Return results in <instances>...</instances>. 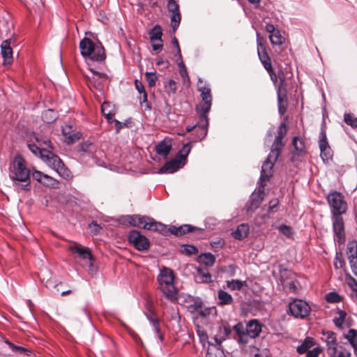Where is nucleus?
<instances>
[{
    "label": "nucleus",
    "mask_w": 357,
    "mask_h": 357,
    "mask_svg": "<svg viewBox=\"0 0 357 357\" xmlns=\"http://www.w3.org/2000/svg\"><path fill=\"white\" fill-rule=\"evenodd\" d=\"M319 146L320 149V155L323 161L328 162L332 159L333 151L328 144L326 132L321 130L319 134Z\"/></svg>",
    "instance_id": "f3484780"
},
{
    "label": "nucleus",
    "mask_w": 357,
    "mask_h": 357,
    "mask_svg": "<svg viewBox=\"0 0 357 357\" xmlns=\"http://www.w3.org/2000/svg\"><path fill=\"white\" fill-rule=\"evenodd\" d=\"M149 35L151 41L158 40L159 42L162 40V27L159 24H155L153 29H151Z\"/></svg>",
    "instance_id": "72a5a7b5"
},
{
    "label": "nucleus",
    "mask_w": 357,
    "mask_h": 357,
    "mask_svg": "<svg viewBox=\"0 0 357 357\" xmlns=\"http://www.w3.org/2000/svg\"><path fill=\"white\" fill-rule=\"evenodd\" d=\"M147 307H148V309L149 310V314H145L146 316V318L149 321V322L151 323V324L152 325L153 329H154V331L155 333L157 334L158 335V339L162 342L163 340H164V336L162 334L161 331H160V323H159V319H157V318H154L153 317V312L151 310V306L152 305V303L150 301H147Z\"/></svg>",
    "instance_id": "6ab92c4d"
},
{
    "label": "nucleus",
    "mask_w": 357,
    "mask_h": 357,
    "mask_svg": "<svg viewBox=\"0 0 357 357\" xmlns=\"http://www.w3.org/2000/svg\"><path fill=\"white\" fill-rule=\"evenodd\" d=\"M135 86L139 93L142 94L146 92L143 84L137 79L135 82Z\"/></svg>",
    "instance_id": "e2e57ef3"
},
{
    "label": "nucleus",
    "mask_w": 357,
    "mask_h": 357,
    "mask_svg": "<svg viewBox=\"0 0 357 357\" xmlns=\"http://www.w3.org/2000/svg\"><path fill=\"white\" fill-rule=\"evenodd\" d=\"M326 301L328 303H340L342 301V296L335 291L329 292L326 295Z\"/></svg>",
    "instance_id": "37998d69"
},
{
    "label": "nucleus",
    "mask_w": 357,
    "mask_h": 357,
    "mask_svg": "<svg viewBox=\"0 0 357 357\" xmlns=\"http://www.w3.org/2000/svg\"><path fill=\"white\" fill-rule=\"evenodd\" d=\"M328 357H351V349L347 343L337 342L336 333L332 331L323 332V337Z\"/></svg>",
    "instance_id": "39448f33"
},
{
    "label": "nucleus",
    "mask_w": 357,
    "mask_h": 357,
    "mask_svg": "<svg viewBox=\"0 0 357 357\" xmlns=\"http://www.w3.org/2000/svg\"><path fill=\"white\" fill-rule=\"evenodd\" d=\"M262 325L257 319L249 320L245 325L238 322L233 326L234 337L239 344L246 345L250 339L257 337L261 332Z\"/></svg>",
    "instance_id": "20e7f679"
},
{
    "label": "nucleus",
    "mask_w": 357,
    "mask_h": 357,
    "mask_svg": "<svg viewBox=\"0 0 357 357\" xmlns=\"http://www.w3.org/2000/svg\"><path fill=\"white\" fill-rule=\"evenodd\" d=\"M345 279L347 285L351 289V290L356 293L357 292V280L353 278L349 273L345 274Z\"/></svg>",
    "instance_id": "49530a36"
},
{
    "label": "nucleus",
    "mask_w": 357,
    "mask_h": 357,
    "mask_svg": "<svg viewBox=\"0 0 357 357\" xmlns=\"http://www.w3.org/2000/svg\"><path fill=\"white\" fill-rule=\"evenodd\" d=\"M266 40L265 39L259 35V33H257V52L266 50Z\"/></svg>",
    "instance_id": "603ef678"
},
{
    "label": "nucleus",
    "mask_w": 357,
    "mask_h": 357,
    "mask_svg": "<svg viewBox=\"0 0 357 357\" xmlns=\"http://www.w3.org/2000/svg\"><path fill=\"white\" fill-rule=\"evenodd\" d=\"M227 287L231 291H240L245 284V281L231 280L226 282Z\"/></svg>",
    "instance_id": "e433bc0d"
},
{
    "label": "nucleus",
    "mask_w": 357,
    "mask_h": 357,
    "mask_svg": "<svg viewBox=\"0 0 357 357\" xmlns=\"http://www.w3.org/2000/svg\"><path fill=\"white\" fill-rule=\"evenodd\" d=\"M1 54L3 59L4 64L10 65L13 62V50L10 47V43L8 40H5L1 45Z\"/></svg>",
    "instance_id": "412c9836"
},
{
    "label": "nucleus",
    "mask_w": 357,
    "mask_h": 357,
    "mask_svg": "<svg viewBox=\"0 0 357 357\" xmlns=\"http://www.w3.org/2000/svg\"><path fill=\"white\" fill-rule=\"evenodd\" d=\"M101 112L108 121L112 120L115 114L113 107L109 102L106 101L101 105Z\"/></svg>",
    "instance_id": "2f4dec72"
},
{
    "label": "nucleus",
    "mask_w": 357,
    "mask_h": 357,
    "mask_svg": "<svg viewBox=\"0 0 357 357\" xmlns=\"http://www.w3.org/2000/svg\"><path fill=\"white\" fill-rule=\"evenodd\" d=\"M167 10L171 13V26L173 32H175L179 26L181 16L179 10V6L176 0H167Z\"/></svg>",
    "instance_id": "dca6fc26"
},
{
    "label": "nucleus",
    "mask_w": 357,
    "mask_h": 357,
    "mask_svg": "<svg viewBox=\"0 0 357 357\" xmlns=\"http://www.w3.org/2000/svg\"><path fill=\"white\" fill-rule=\"evenodd\" d=\"M344 121L352 128H357V117L351 113H345L344 115Z\"/></svg>",
    "instance_id": "ea45409f"
},
{
    "label": "nucleus",
    "mask_w": 357,
    "mask_h": 357,
    "mask_svg": "<svg viewBox=\"0 0 357 357\" xmlns=\"http://www.w3.org/2000/svg\"><path fill=\"white\" fill-rule=\"evenodd\" d=\"M32 177L38 181V182L40 183H42L46 185H50L51 183H48V182H46V181H43V179H49L50 181H52V177L48 176L47 174H43V172H40V171H38V170H36L34 171L33 173H32Z\"/></svg>",
    "instance_id": "58836bf2"
},
{
    "label": "nucleus",
    "mask_w": 357,
    "mask_h": 357,
    "mask_svg": "<svg viewBox=\"0 0 357 357\" xmlns=\"http://www.w3.org/2000/svg\"><path fill=\"white\" fill-rule=\"evenodd\" d=\"M145 76L149 86L151 87L154 86L158 79V77L155 76V73L146 72Z\"/></svg>",
    "instance_id": "8fccbe9b"
},
{
    "label": "nucleus",
    "mask_w": 357,
    "mask_h": 357,
    "mask_svg": "<svg viewBox=\"0 0 357 357\" xmlns=\"http://www.w3.org/2000/svg\"><path fill=\"white\" fill-rule=\"evenodd\" d=\"M90 70L93 73L92 78L93 79H95V80L96 79H97V80H98V79H105L106 77H107V75L105 74H104V73H98V72H97V71H96V70H94L93 69H91Z\"/></svg>",
    "instance_id": "052dcab7"
},
{
    "label": "nucleus",
    "mask_w": 357,
    "mask_h": 357,
    "mask_svg": "<svg viewBox=\"0 0 357 357\" xmlns=\"http://www.w3.org/2000/svg\"><path fill=\"white\" fill-rule=\"evenodd\" d=\"M315 344V341L314 338L310 337H307L301 344L297 347L296 351L299 354H303L307 353L309 349L312 347Z\"/></svg>",
    "instance_id": "c756f323"
},
{
    "label": "nucleus",
    "mask_w": 357,
    "mask_h": 357,
    "mask_svg": "<svg viewBox=\"0 0 357 357\" xmlns=\"http://www.w3.org/2000/svg\"><path fill=\"white\" fill-rule=\"evenodd\" d=\"M165 87L168 92L174 93L176 91V83L174 80L170 79Z\"/></svg>",
    "instance_id": "6e6d98bb"
},
{
    "label": "nucleus",
    "mask_w": 357,
    "mask_h": 357,
    "mask_svg": "<svg viewBox=\"0 0 357 357\" xmlns=\"http://www.w3.org/2000/svg\"><path fill=\"white\" fill-rule=\"evenodd\" d=\"M142 98H140V104L142 106H144L145 109L150 110L151 107L148 102V96L146 92L142 93Z\"/></svg>",
    "instance_id": "4d7b16f0"
},
{
    "label": "nucleus",
    "mask_w": 357,
    "mask_h": 357,
    "mask_svg": "<svg viewBox=\"0 0 357 357\" xmlns=\"http://www.w3.org/2000/svg\"><path fill=\"white\" fill-rule=\"evenodd\" d=\"M323 349L320 347H317L306 353L305 357H319Z\"/></svg>",
    "instance_id": "864d4df0"
},
{
    "label": "nucleus",
    "mask_w": 357,
    "mask_h": 357,
    "mask_svg": "<svg viewBox=\"0 0 357 357\" xmlns=\"http://www.w3.org/2000/svg\"><path fill=\"white\" fill-rule=\"evenodd\" d=\"M278 111L280 114H284L286 112V101L283 99V98L278 94Z\"/></svg>",
    "instance_id": "3c124183"
},
{
    "label": "nucleus",
    "mask_w": 357,
    "mask_h": 357,
    "mask_svg": "<svg viewBox=\"0 0 357 357\" xmlns=\"http://www.w3.org/2000/svg\"><path fill=\"white\" fill-rule=\"evenodd\" d=\"M43 119L48 123H50L56 119V113L52 109H48L45 111L42 114Z\"/></svg>",
    "instance_id": "c03bdc74"
},
{
    "label": "nucleus",
    "mask_w": 357,
    "mask_h": 357,
    "mask_svg": "<svg viewBox=\"0 0 357 357\" xmlns=\"http://www.w3.org/2000/svg\"><path fill=\"white\" fill-rule=\"evenodd\" d=\"M174 275L172 269L164 267L158 276L159 289L163 295L172 301L178 299V291L174 284Z\"/></svg>",
    "instance_id": "0eeeda50"
},
{
    "label": "nucleus",
    "mask_w": 357,
    "mask_h": 357,
    "mask_svg": "<svg viewBox=\"0 0 357 357\" xmlns=\"http://www.w3.org/2000/svg\"><path fill=\"white\" fill-rule=\"evenodd\" d=\"M152 43V48L154 51H160L163 47V41L154 40L151 41Z\"/></svg>",
    "instance_id": "680f3d73"
},
{
    "label": "nucleus",
    "mask_w": 357,
    "mask_h": 357,
    "mask_svg": "<svg viewBox=\"0 0 357 357\" xmlns=\"http://www.w3.org/2000/svg\"><path fill=\"white\" fill-rule=\"evenodd\" d=\"M215 261V256L210 252L203 253L199 256V261L206 266H212Z\"/></svg>",
    "instance_id": "473e14b6"
},
{
    "label": "nucleus",
    "mask_w": 357,
    "mask_h": 357,
    "mask_svg": "<svg viewBox=\"0 0 357 357\" xmlns=\"http://www.w3.org/2000/svg\"><path fill=\"white\" fill-rule=\"evenodd\" d=\"M178 66L180 67V74H181V76L183 78H185V77H188V72H187V70H186V68L185 67L184 63L182 61V59L181 60V62L178 63Z\"/></svg>",
    "instance_id": "338daca9"
},
{
    "label": "nucleus",
    "mask_w": 357,
    "mask_h": 357,
    "mask_svg": "<svg viewBox=\"0 0 357 357\" xmlns=\"http://www.w3.org/2000/svg\"><path fill=\"white\" fill-rule=\"evenodd\" d=\"M289 310L294 317L303 319L310 314L311 307L305 301L294 299L289 303Z\"/></svg>",
    "instance_id": "9b49d317"
},
{
    "label": "nucleus",
    "mask_w": 357,
    "mask_h": 357,
    "mask_svg": "<svg viewBox=\"0 0 357 357\" xmlns=\"http://www.w3.org/2000/svg\"><path fill=\"white\" fill-rule=\"evenodd\" d=\"M332 222L335 243H337L340 246L344 245L345 242V230L342 217L333 216Z\"/></svg>",
    "instance_id": "f8f14e48"
},
{
    "label": "nucleus",
    "mask_w": 357,
    "mask_h": 357,
    "mask_svg": "<svg viewBox=\"0 0 357 357\" xmlns=\"http://www.w3.org/2000/svg\"><path fill=\"white\" fill-rule=\"evenodd\" d=\"M89 227L91 229V231L96 234L99 233L100 229H102L101 227L96 222L94 221L89 225Z\"/></svg>",
    "instance_id": "69168bd1"
},
{
    "label": "nucleus",
    "mask_w": 357,
    "mask_h": 357,
    "mask_svg": "<svg viewBox=\"0 0 357 357\" xmlns=\"http://www.w3.org/2000/svg\"><path fill=\"white\" fill-rule=\"evenodd\" d=\"M128 222L133 226L146 229L150 218L140 215H129L127 218Z\"/></svg>",
    "instance_id": "4be33fe9"
},
{
    "label": "nucleus",
    "mask_w": 357,
    "mask_h": 357,
    "mask_svg": "<svg viewBox=\"0 0 357 357\" xmlns=\"http://www.w3.org/2000/svg\"><path fill=\"white\" fill-rule=\"evenodd\" d=\"M181 252L185 255L190 256L197 254L198 249L195 245H183L181 246Z\"/></svg>",
    "instance_id": "79ce46f5"
},
{
    "label": "nucleus",
    "mask_w": 357,
    "mask_h": 357,
    "mask_svg": "<svg viewBox=\"0 0 357 357\" xmlns=\"http://www.w3.org/2000/svg\"><path fill=\"white\" fill-rule=\"evenodd\" d=\"M172 43L176 48V56H178L179 59L181 60V57L182 56H181V49H180L179 43H178V41L177 38L175 36H174L172 38Z\"/></svg>",
    "instance_id": "13d9d810"
},
{
    "label": "nucleus",
    "mask_w": 357,
    "mask_h": 357,
    "mask_svg": "<svg viewBox=\"0 0 357 357\" xmlns=\"http://www.w3.org/2000/svg\"><path fill=\"white\" fill-rule=\"evenodd\" d=\"M278 230L287 238H291L294 234L293 229L287 225H281L278 227Z\"/></svg>",
    "instance_id": "09e8293b"
},
{
    "label": "nucleus",
    "mask_w": 357,
    "mask_h": 357,
    "mask_svg": "<svg viewBox=\"0 0 357 357\" xmlns=\"http://www.w3.org/2000/svg\"><path fill=\"white\" fill-rule=\"evenodd\" d=\"M269 39L273 45H280L284 40L279 30H276V31L270 34Z\"/></svg>",
    "instance_id": "4c0bfd02"
},
{
    "label": "nucleus",
    "mask_w": 357,
    "mask_h": 357,
    "mask_svg": "<svg viewBox=\"0 0 357 357\" xmlns=\"http://www.w3.org/2000/svg\"><path fill=\"white\" fill-rule=\"evenodd\" d=\"M346 256L353 274L357 277V241L348 242L346 248Z\"/></svg>",
    "instance_id": "2eb2a0df"
},
{
    "label": "nucleus",
    "mask_w": 357,
    "mask_h": 357,
    "mask_svg": "<svg viewBox=\"0 0 357 357\" xmlns=\"http://www.w3.org/2000/svg\"><path fill=\"white\" fill-rule=\"evenodd\" d=\"M79 49L81 55L91 61H103L106 58L104 47L99 41L85 37L79 43Z\"/></svg>",
    "instance_id": "423d86ee"
},
{
    "label": "nucleus",
    "mask_w": 357,
    "mask_h": 357,
    "mask_svg": "<svg viewBox=\"0 0 357 357\" xmlns=\"http://www.w3.org/2000/svg\"><path fill=\"white\" fill-rule=\"evenodd\" d=\"M333 216H341L347 210V204L344 195L336 190L331 191L327 196Z\"/></svg>",
    "instance_id": "1a4fd4ad"
},
{
    "label": "nucleus",
    "mask_w": 357,
    "mask_h": 357,
    "mask_svg": "<svg viewBox=\"0 0 357 357\" xmlns=\"http://www.w3.org/2000/svg\"><path fill=\"white\" fill-rule=\"evenodd\" d=\"M199 114V121L196 123V127L192 132L193 139L191 140L193 142L202 140L207 135L208 126V114Z\"/></svg>",
    "instance_id": "ddd939ff"
},
{
    "label": "nucleus",
    "mask_w": 357,
    "mask_h": 357,
    "mask_svg": "<svg viewBox=\"0 0 357 357\" xmlns=\"http://www.w3.org/2000/svg\"><path fill=\"white\" fill-rule=\"evenodd\" d=\"M257 54H258L260 61L271 60V58L268 56L266 50L258 51Z\"/></svg>",
    "instance_id": "bf43d9fd"
},
{
    "label": "nucleus",
    "mask_w": 357,
    "mask_h": 357,
    "mask_svg": "<svg viewBox=\"0 0 357 357\" xmlns=\"http://www.w3.org/2000/svg\"><path fill=\"white\" fill-rule=\"evenodd\" d=\"M230 328L226 326H219L217 334L214 335L213 339L216 344L220 345L230 333Z\"/></svg>",
    "instance_id": "bb28decb"
},
{
    "label": "nucleus",
    "mask_w": 357,
    "mask_h": 357,
    "mask_svg": "<svg viewBox=\"0 0 357 357\" xmlns=\"http://www.w3.org/2000/svg\"><path fill=\"white\" fill-rule=\"evenodd\" d=\"M6 343L9 346V347L13 350L17 351L20 354L25 353L26 356H29L31 354V351L26 349L24 347L20 346H16L13 343L10 342L8 340L6 341Z\"/></svg>",
    "instance_id": "de8ad7c7"
},
{
    "label": "nucleus",
    "mask_w": 357,
    "mask_h": 357,
    "mask_svg": "<svg viewBox=\"0 0 357 357\" xmlns=\"http://www.w3.org/2000/svg\"><path fill=\"white\" fill-rule=\"evenodd\" d=\"M128 241L139 251L146 250L150 247L149 238L137 230H132L129 233Z\"/></svg>",
    "instance_id": "4468645a"
},
{
    "label": "nucleus",
    "mask_w": 357,
    "mask_h": 357,
    "mask_svg": "<svg viewBox=\"0 0 357 357\" xmlns=\"http://www.w3.org/2000/svg\"><path fill=\"white\" fill-rule=\"evenodd\" d=\"M82 134L79 132H72L71 134L68 135L66 138L64 139L65 142L70 145L73 144L77 141H78L81 138Z\"/></svg>",
    "instance_id": "a18cd8bd"
},
{
    "label": "nucleus",
    "mask_w": 357,
    "mask_h": 357,
    "mask_svg": "<svg viewBox=\"0 0 357 357\" xmlns=\"http://www.w3.org/2000/svg\"><path fill=\"white\" fill-rule=\"evenodd\" d=\"M250 228L248 224L239 225L236 230L231 233L232 236L238 241L245 238L249 234Z\"/></svg>",
    "instance_id": "b1692460"
},
{
    "label": "nucleus",
    "mask_w": 357,
    "mask_h": 357,
    "mask_svg": "<svg viewBox=\"0 0 357 357\" xmlns=\"http://www.w3.org/2000/svg\"><path fill=\"white\" fill-rule=\"evenodd\" d=\"M344 337L348 340L354 349L357 347V330L349 329L347 333L344 334Z\"/></svg>",
    "instance_id": "c9c22d12"
},
{
    "label": "nucleus",
    "mask_w": 357,
    "mask_h": 357,
    "mask_svg": "<svg viewBox=\"0 0 357 357\" xmlns=\"http://www.w3.org/2000/svg\"><path fill=\"white\" fill-rule=\"evenodd\" d=\"M195 280L197 282L208 283L211 282V275L206 268H197Z\"/></svg>",
    "instance_id": "a878e982"
},
{
    "label": "nucleus",
    "mask_w": 357,
    "mask_h": 357,
    "mask_svg": "<svg viewBox=\"0 0 357 357\" xmlns=\"http://www.w3.org/2000/svg\"><path fill=\"white\" fill-rule=\"evenodd\" d=\"M218 298L220 305H231L234 301L231 295L222 289L218 291Z\"/></svg>",
    "instance_id": "7c9ffc66"
},
{
    "label": "nucleus",
    "mask_w": 357,
    "mask_h": 357,
    "mask_svg": "<svg viewBox=\"0 0 357 357\" xmlns=\"http://www.w3.org/2000/svg\"><path fill=\"white\" fill-rule=\"evenodd\" d=\"M184 165L177 159H172L167 162L158 171V174H172L176 172Z\"/></svg>",
    "instance_id": "a211bd4d"
},
{
    "label": "nucleus",
    "mask_w": 357,
    "mask_h": 357,
    "mask_svg": "<svg viewBox=\"0 0 357 357\" xmlns=\"http://www.w3.org/2000/svg\"><path fill=\"white\" fill-rule=\"evenodd\" d=\"M72 132H73V130L72 126H70L66 125L62 128V134L64 137V139L66 138V137H68V135L71 134Z\"/></svg>",
    "instance_id": "0e129e2a"
},
{
    "label": "nucleus",
    "mask_w": 357,
    "mask_h": 357,
    "mask_svg": "<svg viewBox=\"0 0 357 357\" xmlns=\"http://www.w3.org/2000/svg\"><path fill=\"white\" fill-rule=\"evenodd\" d=\"M286 132L287 127L285 123H281L278 135L273 143L271 152L261 167L259 179L261 183V185L263 186L265 185V183L268 181L270 177L272 176V170L274 163L279 157L281 150L284 145L282 139L286 135Z\"/></svg>",
    "instance_id": "f03ea898"
},
{
    "label": "nucleus",
    "mask_w": 357,
    "mask_h": 357,
    "mask_svg": "<svg viewBox=\"0 0 357 357\" xmlns=\"http://www.w3.org/2000/svg\"><path fill=\"white\" fill-rule=\"evenodd\" d=\"M197 230H199V229L190 225H183L179 227L171 226L169 227L170 234L177 236H181L186 233L193 232Z\"/></svg>",
    "instance_id": "5701e85b"
},
{
    "label": "nucleus",
    "mask_w": 357,
    "mask_h": 357,
    "mask_svg": "<svg viewBox=\"0 0 357 357\" xmlns=\"http://www.w3.org/2000/svg\"><path fill=\"white\" fill-rule=\"evenodd\" d=\"M197 89L200 92L202 104L196 106L197 113L208 114L212 105L211 91L209 85L204 83L199 78L197 84Z\"/></svg>",
    "instance_id": "9d476101"
},
{
    "label": "nucleus",
    "mask_w": 357,
    "mask_h": 357,
    "mask_svg": "<svg viewBox=\"0 0 357 357\" xmlns=\"http://www.w3.org/2000/svg\"><path fill=\"white\" fill-rule=\"evenodd\" d=\"M33 137L37 144L29 143V149L35 155L40 157L50 167L56 171L61 177L64 178H69L71 172L68 168L58 155L47 149H53L51 142L36 134H34Z\"/></svg>",
    "instance_id": "f257e3e1"
},
{
    "label": "nucleus",
    "mask_w": 357,
    "mask_h": 357,
    "mask_svg": "<svg viewBox=\"0 0 357 357\" xmlns=\"http://www.w3.org/2000/svg\"><path fill=\"white\" fill-rule=\"evenodd\" d=\"M97 147L96 145L91 143L89 141H86L82 144H80L77 149V152L83 155L85 153H88L89 155H93L96 151Z\"/></svg>",
    "instance_id": "393cba45"
},
{
    "label": "nucleus",
    "mask_w": 357,
    "mask_h": 357,
    "mask_svg": "<svg viewBox=\"0 0 357 357\" xmlns=\"http://www.w3.org/2000/svg\"><path fill=\"white\" fill-rule=\"evenodd\" d=\"M284 286L289 292L294 293L298 289V282L296 280H291L289 282H287Z\"/></svg>",
    "instance_id": "5fc2aeb1"
},
{
    "label": "nucleus",
    "mask_w": 357,
    "mask_h": 357,
    "mask_svg": "<svg viewBox=\"0 0 357 357\" xmlns=\"http://www.w3.org/2000/svg\"><path fill=\"white\" fill-rule=\"evenodd\" d=\"M151 231H158L162 235H168L170 234L169 228L167 227V225L156 222L153 218H150V221L148 222L146 229Z\"/></svg>",
    "instance_id": "aec40b11"
},
{
    "label": "nucleus",
    "mask_w": 357,
    "mask_h": 357,
    "mask_svg": "<svg viewBox=\"0 0 357 357\" xmlns=\"http://www.w3.org/2000/svg\"><path fill=\"white\" fill-rule=\"evenodd\" d=\"M68 250L75 255V259L79 258L82 260V265L86 268L89 273H93L94 272L95 269L93 265L94 259L89 248L75 243L69 245Z\"/></svg>",
    "instance_id": "6e6552de"
},
{
    "label": "nucleus",
    "mask_w": 357,
    "mask_h": 357,
    "mask_svg": "<svg viewBox=\"0 0 357 357\" xmlns=\"http://www.w3.org/2000/svg\"><path fill=\"white\" fill-rule=\"evenodd\" d=\"M347 313L345 311L337 310L335 313V316L333 318V323L335 326L339 328H341L345 321Z\"/></svg>",
    "instance_id": "f704fd0d"
},
{
    "label": "nucleus",
    "mask_w": 357,
    "mask_h": 357,
    "mask_svg": "<svg viewBox=\"0 0 357 357\" xmlns=\"http://www.w3.org/2000/svg\"><path fill=\"white\" fill-rule=\"evenodd\" d=\"M8 174L13 182L22 190H30V170L26 160L20 155H17L9 164Z\"/></svg>",
    "instance_id": "7ed1b4c3"
},
{
    "label": "nucleus",
    "mask_w": 357,
    "mask_h": 357,
    "mask_svg": "<svg viewBox=\"0 0 357 357\" xmlns=\"http://www.w3.org/2000/svg\"><path fill=\"white\" fill-rule=\"evenodd\" d=\"M292 145L294 146V148L295 150L301 153H303L305 151V144L304 141L299 138L298 137H294L292 140Z\"/></svg>",
    "instance_id": "a19ab883"
},
{
    "label": "nucleus",
    "mask_w": 357,
    "mask_h": 357,
    "mask_svg": "<svg viewBox=\"0 0 357 357\" xmlns=\"http://www.w3.org/2000/svg\"><path fill=\"white\" fill-rule=\"evenodd\" d=\"M193 142L190 141L185 144H183V147L176 155V158L181 160V162L185 165L187 156L190 153L192 149V144Z\"/></svg>",
    "instance_id": "cd10ccee"
},
{
    "label": "nucleus",
    "mask_w": 357,
    "mask_h": 357,
    "mask_svg": "<svg viewBox=\"0 0 357 357\" xmlns=\"http://www.w3.org/2000/svg\"><path fill=\"white\" fill-rule=\"evenodd\" d=\"M172 149V144L165 139L161 141L155 146V151L158 154L166 157Z\"/></svg>",
    "instance_id": "c85d7f7f"
},
{
    "label": "nucleus",
    "mask_w": 357,
    "mask_h": 357,
    "mask_svg": "<svg viewBox=\"0 0 357 357\" xmlns=\"http://www.w3.org/2000/svg\"><path fill=\"white\" fill-rule=\"evenodd\" d=\"M279 204V201L278 199H273L269 202L268 205V211H273L275 208H276Z\"/></svg>",
    "instance_id": "774afa93"
}]
</instances>
